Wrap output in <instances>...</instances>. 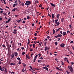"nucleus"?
<instances>
[{
    "instance_id": "f257e3e1",
    "label": "nucleus",
    "mask_w": 74,
    "mask_h": 74,
    "mask_svg": "<svg viewBox=\"0 0 74 74\" xmlns=\"http://www.w3.org/2000/svg\"><path fill=\"white\" fill-rule=\"evenodd\" d=\"M26 3H25V5H29L31 4V1H26Z\"/></svg>"
},
{
    "instance_id": "f03ea898",
    "label": "nucleus",
    "mask_w": 74,
    "mask_h": 74,
    "mask_svg": "<svg viewBox=\"0 0 74 74\" xmlns=\"http://www.w3.org/2000/svg\"><path fill=\"white\" fill-rule=\"evenodd\" d=\"M17 29H14L13 30V32H12V33H13L14 34H17Z\"/></svg>"
},
{
    "instance_id": "7ed1b4c3",
    "label": "nucleus",
    "mask_w": 74,
    "mask_h": 74,
    "mask_svg": "<svg viewBox=\"0 0 74 74\" xmlns=\"http://www.w3.org/2000/svg\"><path fill=\"white\" fill-rule=\"evenodd\" d=\"M62 35L61 34H58L56 36H54V37H55L56 38H58V37H62Z\"/></svg>"
},
{
    "instance_id": "20e7f679",
    "label": "nucleus",
    "mask_w": 74,
    "mask_h": 74,
    "mask_svg": "<svg viewBox=\"0 0 74 74\" xmlns=\"http://www.w3.org/2000/svg\"><path fill=\"white\" fill-rule=\"evenodd\" d=\"M14 56H15L14 53H12V55L11 56V59H12L14 58Z\"/></svg>"
},
{
    "instance_id": "39448f33",
    "label": "nucleus",
    "mask_w": 74,
    "mask_h": 74,
    "mask_svg": "<svg viewBox=\"0 0 74 74\" xmlns=\"http://www.w3.org/2000/svg\"><path fill=\"white\" fill-rule=\"evenodd\" d=\"M43 69H45V70H46L47 71H48V69L47 67V66H45V67H43Z\"/></svg>"
},
{
    "instance_id": "423d86ee",
    "label": "nucleus",
    "mask_w": 74,
    "mask_h": 74,
    "mask_svg": "<svg viewBox=\"0 0 74 74\" xmlns=\"http://www.w3.org/2000/svg\"><path fill=\"white\" fill-rule=\"evenodd\" d=\"M64 45H65L64 44H60V47H62V48H64Z\"/></svg>"
},
{
    "instance_id": "0eeeda50",
    "label": "nucleus",
    "mask_w": 74,
    "mask_h": 74,
    "mask_svg": "<svg viewBox=\"0 0 74 74\" xmlns=\"http://www.w3.org/2000/svg\"><path fill=\"white\" fill-rule=\"evenodd\" d=\"M0 70L1 71H3L4 70L3 68L1 66H0Z\"/></svg>"
},
{
    "instance_id": "6e6552de",
    "label": "nucleus",
    "mask_w": 74,
    "mask_h": 74,
    "mask_svg": "<svg viewBox=\"0 0 74 74\" xmlns=\"http://www.w3.org/2000/svg\"><path fill=\"white\" fill-rule=\"evenodd\" d=\"M51 5H52V7H56V5H55V4L52 3H50Z\"/></svg>"
},
{
    "instance_id": "1a4fd4ad",
    "label": "nucleus",
    "mask_w": 74,
    "mask_h": 74,
    "mask_svg": "<svg viewBox=\"0 0 74 74\" xmlns=\"http://www.w3.org/2000/svg\"><path fill=\"white\" fill-rule=\"evenodd\" d=\"M69 70H70V71H71V73H73V69L72 67L71 68V69H70Z\"/></svg>"
},
{
    "instance_id": "9d476101",
    "label": "nucleus",
    "mask_w": 74,
    "mask_h": 74,
    "mask_svg": "<svg viewBox=\"0 0 74 74\" xmlns=\"http://www.w3.org/2000/svg\"><path fill=\"white\" fill-rule=\"evenodd\" d=\"M55 23V24H56V25H57V26H59V24H60V23L59 22H58Z\"/></svg>"
},
{
    "instance_id": "9b49d317",
    "label": "nucleus",
    "mask_w": 74,
    "mask_h": 74,
    "mask_svg": "<svg viewBox=\"0 0 74 74\" xmlns=\"http://www.w3.org/2000/svg\"><path fill=\"white\" fill-rule=\"evenodd\" d=\"M62 34L63 36H64L65 35H66V32H63Z\"/></svg>"
},
{
    "instance_id": "f8f14e48",
    "label": "nucleus",
    "mask_w": 74,
    "mask_h": 74,
    "mask_svg": "<svg viewBox=\"0 0 74 74\" xmlns=\"http://www.w3.org/2000/svg\"><path fill=\"white\" fill-rule=\"evenodd\" d=\"M26 57H27V58L28 59H30V57L29 56H28L27 54L26 55Z\"/></svg>"
},
{
    "instance_id": "ddd939ff",
    "label": "nucleus",
    "mask_w": 74,
    "mask_h": 74,
    "mask_svg": "<svg viewBox=\"0 0 74 74\" xmlns=\"http://www.w3.org/2000/svg\"><path fill=\"white\" fill-rule=\"evenodd\" d=\"M14 54H15V56H18V53L17 52H14Z\"/></svg>"
},
{
    "instance_id": "4468645a",
    "label": "nucleus",
    "mask_w": 74,
    "mask_h": 74,
    "mask_svg": "<svg viewBox=\"0 0 74 74\" xmlns=\"http://www.w3.org/2000/svg\"><path fill=\"white\" fill-rule=\"evenodd\" d=\"M22 21V20L21 19L20 20H18L16 21V22H18V23H20V22H21V21Z\"/></svg>"
},
{
    "instance_id": "2eb2a0df",
    "label": "nucleus",
    "mask_w": 74,
    "mask_h": 74,
    "mask_svg": "<svg viewBox=\"0 0 74 74\" xmlns=\"http://www.w3.org/2000/svg\"><path fill=\"white\" fill-rule=\"evenodd\" d=\"M60 16V14H58L57 15V18L59 19V17Z\"/></svg>"
},
{
    "instance_id": "dca6fc26",
    "label": "nucleus",
    "mask_w": 74,
    "mask_h": 74,
    "mask_svg": "<svg viewBox=\"0 0 74 74\" xmlns=\"http://www.w3.org/2000/svg\"><path fill=\"white\" fill-rule=\"evenodd\" d=\"M58 19H57L55 21V23H57V22H58Z\"/></svg>"
},
{
    "instance_id": "f3484780",
    "label": "nucleus",
    "mask_w": 74,
    "mask_h": 74,
    "mask_svg": "<svg viewBox=\"0 0 74 74\" xmlns=\"http://www.w3.org/2000/svg\"><path fill=\"white\" fill-rule=\"evenodd\" d=\"M52 18H53L55 17V14H52Z\"/></svg>"
},
{
    "instance_id": "a211bd4d",
    "label": "nucleus",
    "mask_w": 74,
    "mask_h": 74,
    "mask_svg": "<svg viewBox=\"0 0 74 74\" xmlns=\"http://www.w3.org/2000/svg\"><path fill=\"white\" fill-rule=\"evenodd\" d=\"M17 5V3H14L13 6V7H15L16 5Z\"/></svg>"
},
{
    "instance_id": "6ab92c4d",
    "label": "nucleus",
    "mask_w": 74,
    "mask_h": 74,
    "mask_svg": "<svg viewBox=\"0 0 74 74\" xmlns=\"http://www.w3.org/2000/svg\"><path fill=\"white\" fill-rule=\"evenodd\" d=\"M23 67H26V64H25V63H23Z\"/></svg>"
},
{
    "instance_id": "aec40b11",
    "label": "nucleus",
    "mask_w": 74,
    "mask_h": 74,
    "mask_svg": "<svg viewBox=\"0 0 74 74\" xmlns=\"http://www.w3.org/2000/svg\"><path fill=\"white\" fill-rule=\"evenodd\" d=\"M38 62L39 63H41V62H42V61L41 60H38Z\"/></svg>"
},
{
    "instance_id": "412c9836",
    "label": "nucleus",
    "mask_w": 74,
    "mask_h": 74,
    "mask_svg": "<svg viewBox=\"0 0 74 74\" xmlns=\"http://www.w3.org/2000/svg\"><path fill=\"white\" fill-rule=\"evenodd\" d=\"M17 59H18V60H19V61H21V58H20L18 57L17 58Z\"/></svg>"
},
{
    "instance_id": "4be33fe9",
    "label": "nucleus",
    "mask_w": 74,
    "mask_h": 74,
    "mask_svg": "<svg viewBox=\"0 0 74 74\" xmlns=\"http://www.w3.org/2000/svg\"><path fill=\"white\" fill-rule=\"evenodd\" d=\"M63 21H64V18H62L61 19V22H63Z\"/></svg>"
},
{
    "instance_id": "5701e85b",
    "label": "nucleus",
    "mask_w": 74,
    "mask_h": 74,
    "mask_svg": "<svg viewBox=\"0 0 74 74\" xmlns=\"http://www.w3.org/2000/svg\"><path fill=\"white\" fill-rule=\"evenodd\" d=\"M36 59H37L36 58H34V61H33L34 63V62H35V61H36Z\"/></svg>"
},
{
    "instance_id": "b1692460",
    "label": "nucleus",
    "mask_w": 74,
    "mask_h": 74,
    "mask_svg": "<svg viewBox=\"0 0 74 74\" xmlns=\"http://www.w3.org/2000/svg\"><path fill=\"white\" fill-rule=\"evenodd\" d=\"M72 66H71H71H69L68 67V69H69V70H70V69H71V68H72Z\"/></svg>"
},
{
    "instance_id": "393cba45",
    "label": "nucleus",
    "mask_w": 74,
    "mask_h": 74,
    "mask_svg": "<svg viewBox=\"0 0 74 74\" xmlns=\"http://www.w3.org/2000/svg\"><path fill=\"white\" fill-rule=\"evenodd\" d=\"M21 5H22L23 6V7H24V3H22L21 4Z\"/></svg>"
},
{
    "instance_id": "a878e982",
    "label": "nucleus",
    "mask_w": 74,
    "mask_h": 74,
    "mask_svg": "<svg viewBox=\"0 0 74 74\" xmlns=\"http://www.w3.org/2000/svg\"><path fill=\"white\" fill-rule=\"evenodd\" d=\"M50 38V36H47V38L48 39V40H49Z\"/></svg>"
},
{
    "instance_id": "bb28decb",
    "label": "nucleus",
    "mask_w": 74,
    "mask_h": 74,
    "mask_svg": "<svg viewBox=\"0 0 74 74\" xmlns=\"http://www.w3.org/2000/svg\"><path fill=\"white\" fill-rule=\"evenodd\" d=\"M66 60H68L67 58L66 57L64 58V61H66Z\"/></svg>"
},
{
    "instance_id": "cd10ccee",
    "label": "nucleus",
    "mask_w": 74,
    "mask_h": 74,
    "mask_svg": "<svg viewBox=\"0 0 74 74\" xmlns=\"http://www.w3.org/2000/svg\"><path fill=\"white\" fill-rule=\"evenodd\" d=\"M4 71H5V73H7V70L6 68L5 69V70H4Z\"/></svg>"
},
{
    "instance_id": "c85d7f7f",
    "label": "nucleus",
    "mask_w": 74,
    "mask_h": 74,
    "mask_svg": "<svg viewBox=\"0 0 74 74\" xmlns=\"http://www.w3.org/2000/svg\"><path fill=\"white\" fill-rule=\"evenodd\" d=\"M38 56V55L37 54L36 56L34 58H35L36 59H37V58Z\"/></svg>"
},
{
    "instance_id": "c756f323",
    "label": "nucleus",
    "mask_w": 74,
    "mask_h": 74,
    "mask_svg": "<svg viewBox=\"0 0 74 74\" xmlns=\"http://www.w3.org/2000/svg\"><path fill=\"white\" fill-rule=\"evenodd\" d=\"M47 42H45L44 43V45L45 46L47 45Z\"/></svg>"
},
{
    "instance_id": "7c9ffc66",
    "label": "nucleus",
    "mask_w": 74,
    "mask_h": 74,
    "mask_svg": "<svg viewBox=\"0 0 74 74\" xmlns=\"http://www.w3.org/2000/svg\"><path fill=\"white\" fill-rule=\"evenodd\" d=\"M22 73H23L24 71H25V70L24 69H23L21 71Z\"/></svg>"
},
{
    "instance_id": "2f4dec72",
    "label": "nucleus",
    "mask_w": 74,
    "mask_h": 74,
    "mask_svg": "<svg viewBox=\"0 0 74 74\" xmlns=\"http://www.w3.org/2000/svg\"><path fill=\"white\" fill-rule=\"evenodd\" d=\"M55 30H54V29H53V34H55Z\"/></svg>"
},
{
    "instance_id": "473e14b6",
    "label": "nucleus",
    "mask_w": 74,
    "mask_h": 74,
    "mask_svg": "<svg viewBox=\"0 0 74 74\" xmlns=\"http://www.w3.org/2000/svg\"><path fill=\"white\" fill-rule=\"evenodd\" d=\"M38 56L39 57H40V56H41V54H40V53H39L38 54Z\"/></svg>"
},
{
    "instance_id": "72a5a7b5",
    "label": "nucleus",
    "mask_w": 74,
    "mask_h": 74,
    "mask_svg": "<svg viewBox=\"0 0 74 74\" xmlns=\"http://www.w3.org/2000/svg\"><path fill=\"white\" fill-rule=\"evenodd\" d=\"M21 64V61H18V64Z\"/></svg>"
},
{
    "instance_id": "f704fd0d",
    "label": "nucleus",
    "mask_w": 74,
    "mask_h": 74,
    "mask_svg": "<svg viewBox=\"0 0 74 74\" xmlns=\"http://www.w3.org/2000/svg\"><path fill=\"white\" fill-rule=\"evenodd\" d=\"M47 47H45V51H47Z\"/></svg>"
},
{
    "instance_id": "c9c22d12",
    "label": "nucleus",
    "mask_w": 74,
    "mask_h": 74,
    "mask_svg": "<svg viewBox=\"0 0 74 74\" xmlns=\"http://www.w3.org/2000/svg\"><path fill=\"white\" fill-rule=\"evenodd\" d=\"M55 44L56 45H58V42H55Z\"/></svg>"
},
{
    "instance_id": "e433bc0d",
    "label": "nucleus",
    "mask_w": 74,
    "mask_h": 74,
    "mask_svg": "<svg viewBox=\"0 0 74 74\" xmlns=\"http://www.w3.org/2000/svg\"><path fill=\"white\" fill-rule=\"evenodd\" d=\"M15 10H16V8H14L13 10L12 11H15Z\"/></svg>"
},
{
    "instance_id": "4c0bfd02",
    "label": "nucleus",
    "mask_w": 74,
    "mask_h": 74,
    "mask_svg": "<svg viewBox=\"0 0 74 74\" xmlns=\"http://www.w3.org/2000/svg\"><path fill=\"white\" fill-rule=\"evenodd\" d=\"M66 72L68 74H70V72H69V71H66Z\"/></svg>"
},
{
    "instance_id": "58836bf2",
    "label": "nucleus",
    "mask_w": 74,
    "mask_h": 74,
    "mask_svg": "<svg viewBox=\"0 0 74 74\" xmlns=\"http://www.w3.org/2000/svg\"><path fill=\"white\" fill-rule=\"evenodd\" d=\"M34 70H39V69L34 68Z\"/></svg>"
},
{
    "instance_id": "ea45409f",
    "label": "nucleus",
    "mask_w": 74,
    "mask_h": 74,
    "mask_svg": "<svg viewBox=\"0 0 74 74\" xmlns=\"http://www.w3.org/2000/svg\"><path fill=\"white\" fill-rule=\"evenodd\" d=\"M27 19H30V17L29 16H27Z\"/></svg>"
},
{
    "instance_id": "a19ab883",
    "label": "nucleus",
    "mask_w": 74,
    "mask_h": 74,
    "mask_svg": "<svg viewBox=\"0 0 74 74\" xmlns=\"http://www.w3.org/2000/svg\"><path fill=\"white\" fill-rule=\"evenodd\" d=\"M14 16L16 17H18V16H19V15H15Z\"/></svg>"
},
{
    "instance_id": "79ce46f5",
    "label": "nucleus",
    "mask_w": 74,
    "mask_h": 74,
    "mask_svg": "<svg viewBox=\"0 0 74 74\" xmlns=\"http://www.w3.org/2000/svg\"><path fill=\"white\" fill-rule=\"evenodd\" d=\"M39 59H41V60H43V58L42 57H40Z\"/></svg>"
},
{
    "instance_id": "37998d69",
    "label": "nucleus",
    "mask_w": 74,
    "mask_h": 74,
    "mask_svg": "<svg viewBox=\"0 0 74 74\" xmlns=\"http://www.w3.org/2000/svg\"><path fill=\"white\" fill-rule=\"evenodd\" d=\"M37 34L36 33H35L34 35L35 36H37Z\"/></svg>"
},
{
    "instance_id": "c03bdc74",
    "label": "nucleus",
    "mask_w": 74,
    "mask_h": 74,
    "mask_svg": "<svg viewBox=\"0 0 74 74\" xmlns=\"http://www.w3.org/2000/svg\"><path fill=\"white\" fill-rule=\"evenodd\" d=\"M39 6V7H42V4H40Z\"/></svg>"
},
{
    "instance_id": "a18cd8bd",
    "label": "nucleus",
    "mask_w": 74,
    "mask_h": 74,
    "mask_svg": "<svg viewBox=\"0 0 74 74\" xmlns=\"http://www.w3.org/2000/svg\"><path fill=\"white\" fill-rule=\"evenodd\" d=\"M70 43H71V44H73V43H74V42H73V41H71L70 42Z\"/></svg>"
},
{
    "instance_id": "49530a36",
    "label": "nucleus",
    "mask_w": 74,
    "mask_h": 74,
    "mask_svg": "<svg viewBox=\"0 0 74 74\" xmlns=\"http://www.w3.org/2000/svg\"><path fill=\"white\" fill-rule=\"evenodd\" d=\"M25 52H23L22 54L23 55H25Z\"/></svg>"
},
{
    "instance_id": "de8ad7c7",
    "label": "nucleus",
    "mask_w": 74,
    "mask_h": 74,
    "mask_svg": "<svg viewBox=\"0 0 74 74\" xmlns=\"http://www.w3.org/2000/svg\"><path fill=\"white\" fill-rule=\"evenodd\" d=\"M8 21L10 22L11 21V18H10L8 20Z\"/></svg>"
},
{
    "instance_id": "09e8293b",
    "label": "nucleus",
    "mask_w": 74,
    "mask_h": 74,
    "mask_svg": "<svg viewBox=\"0 0 74 74\" xmlns=\"http://www.w3.org/2000/svg\"><path fill=\"white\" fill-rule=\"evenodd\" d=\"M32 51H33V48L32 49H30V52H32Z\"/></svg>"
},
{
    "instance_id": "8fccbe9b",
    "label": "nucleus",
    "mask_w": 74,
    "mask_h": 74,
    "mask_svg": "<svg viewBox=\"0 0 74 74\" xmlns=\"http://www.w3.org/2000/svg\"><path fill=\"white\" fill-rule=\"evenodd\" d=\"M61 62H62V65H63L64 64V63L62 61H61Z\"/></svg>"
},
{
    "instance_id": "3c124183",
    "label": "nucleus",
    "mask_w": 74,
    "mask_h": 74,
    "mask_svg": "<svg viewBox=\"0 0 74 74\" xmlns=\"http://www.w3.org/2000/svg\"><path fill=\"white\" fill-rule=\"evenodd\" d=\"M67 32L68 34H69V33H70V32L69 30L67 31Z\"/></svg>"
},
{
    "instance_id": "603ef678",
    "label": "nucleus",
    "mask_w": 74,
    "mask_h": 74,
    "mask_svg": "<svg viewBox=\"0 0 74 74\" xmlns=\"http://www.w3.org/2000/svg\"><path fill=\"white\" fill-rule=\"evenodd\" d=\"M48 16H50V17H51V15L49 14V13H48Z\"/></svg>"
},
{
    "instance_id": "864d4df0",
    "label": "nucleus",
    "mask_w": 74,
    "mask_h": 74,
    "mask_svg": "<svg viewBox=\"0 0 74 74\" xmlns=\"http://www.w3.org/2000/svg\"><path fill=\"white\" fill-rule=\"evenodd\" d=\"M30 42H28L27 44V45H29V44H30Z\"/></svg>"
},
{
    "instance_id": "5fc2aeb1",
    "label": "nucleus",
    "mask_w": 74,
    "mask_h": 74,
    "mask_svg": "<svg viewBox=\"0 0 74 74\" xmlns=\"http://www.w3.org/2000/svg\"><path fill=\"white\" fill-rule=\"evenodd\" d=\"M2 46L5 48V46L4 45H3Z\"/></svg>"
},
{
    "instance_id": "6e6d98bb",
    "label": "nucleus",
    "mask_w": 74,
    "mask_h": 74,
    "mask_svg": "<svg viewBox=\"0 0 74 74\" xmlns=\"http://www.w3.org/2000/svg\"><path fill=\"white\" fill-rule=\"evenodd\" d=\"M12 65H13V63H10V65L12 66Z\"/></svg>"
},
{
    "instance_id": "4d7b16f0",
    "label": "nucleus",
    "mask_w": 74,
    "mask_h": 74,
    "mask_svg": "<svg viewBox=\"0 0 74 74\" xmlns=\"http://www.w3.org/2000/svg\"><path fill=\"white\" fill-rule=\"evenodd\" d=\"M33 53H32L31 55V57H32V56H33Z\"/></svg>"
},
{
    "instance_id": "13d9d810",
    "label": "nucleus",
    "mask_w": 74,
    "mask_h": 74,
    "mask_svg": "<svg viewBox=\"0 0 74 74\" xmlns=\"http://www.w3.org/2000/svg\"><path fill=\"white\" fill-rule=\"evenodd\" d=\"M24 48L23 47H21V49H22V50H23V49H24Z\"/></svg>"
},
{
    "instance_id": "bf43d9fd",
    "label": "nucleus",
    "mask_w": 74,
    "mask_h": 74,
    "mask_svg": "<svg viewBox=\"0 0 74 74\" xmlns=\"http://www.w3.org/2000/svg\"><path fill=\"white\" fill-rule=\"evenodd\" d=\"M46 33H47V34H48L49 33V31H47L46 32Z\"/></svg>"
},
{
    "instance_id": "052dcab7",
    "label": "nucleus",
    "mask_w": 74,
    "mask_h": 74,
    "mask_svg": "<svg viewBox=\"0 0 74 74\" xmlns=\"http://www.w3.org/2000/svg\"><path fill=\"white\" fill-rule=\"evenodd\" d=\"M17 2H18V1L16 0L15 1L14 3H17Z\"/></svg>"
},
{
    "instance_id": "680f3d73",
    "label": "nucleus",
    "mask_w": 74,
    "mask_h": 74,
    "mask_svg": "<svg viewBox=\"0 0 74 74\" xmlns=\"http://www.w3.org/2000/svg\"><path fill=\"white\" fill-rule=\"evenodd\" d=\"M30 68L31 69V70H33V69L32 68V66H30Z\"/></svg>"
},
{
    "instance_id": "e2e57ef3",
    "label": "nucleus",
    "mask_w": 74,
    "mask_h": 74,
    "mask_svg": "<svg viewBox=\"0 0 74 74\" xmlns=\"http://www.w3.org/2000/svg\"><path fill=\"white\" fill-rule=\"evenodd\" d=\"M25 23V21H23V23Z\"/></svg>"
},
{
    "instance_id": "0e129e2a",
    "label": "nucleus",
    "mask_w": 74,
    "mask_h": 74,
    "mask_svg": "<svg viewBox=\"0 0 74 74\" xmlns=\"http://www.w3.org/2000/svg\"><path fill=\"white\" fill-rule=\"evenodd\" d=\"M3 11H1L0 12V13H1V14H3Z\"/></svg>"
},
{
    "instance_id": "69168bd1",
    "label": "nucleus",
    "mask_w": 74,
    "mask_h": 74,
    "mask_svg": "<svg viewBox=\"0 0 74 74\" xmlns=\"http://www.w3.org/2000/svg\"><path fill=\"white\" fill-rule=\"evenodd\" d=\"M74 63L73 62H71V64L73 65V64H74Z\"/></svg>"
},
{
    "instance_id": "338daca9",
    "label": "nucleus",
    "mask_w": 74,
    "mask_h": 74,
    "mask_svg": "<svg viewBox=\"0 0 74 74\" xmlns=\"http://www.w3.org/2000/svg\"><path fill=\"white\" fill-rule=\"evenodd\" d=\"M3 15H7V14H6L5 13H3Z\"/></svg>"
},
{
    "instance_id": "774afa93",
    "label": "nucleus",
    "mask_w": 74,
    "mask_h": 74,
    "mask_svg": "<svg viewBox=\"0 0 74 74\" xmlns=\"http://www.w3.org/2000/svg\"><path fill=\"white\" fill-rule=\"evenodd\" d=\"M5 22H6V23H8V22H9L8 21H6Z\"/></svg>"
}]
</instances>
